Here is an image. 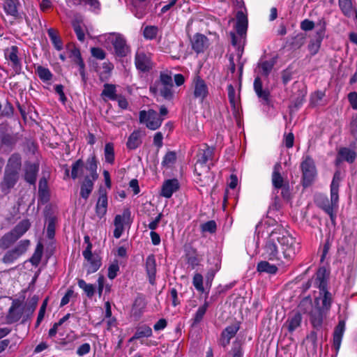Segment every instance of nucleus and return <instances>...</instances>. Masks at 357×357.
I'll use <instances>...</instances> for the list:
<instances>
[{
    "instance_id": "nucleus-53",
    "label": "nucleus",
    "mask_w": 357,
    "mask_h": 357,
    "mask_svg": "<svg viewBox=\"0 0 357 357\" xmlns=\"http://www.w3.org/2000/svg\"><path fill=\"white\" fill-rule=\"evenodd\" d=\"M176 153L172 151L167 152L163 158L162 165L163 166L169 167L176 161Z\"/></svg>"
},
{
    "instance_id": "nucleus-33",
    "label": "nucleus",
    "mask_w": 357,
    "mask_h": 357,
    "mask_svg": "<svg viewBox=\"0 0 357 357\" xmlns=\"http://www.w3.org/2000/svg\"><path fill=\"white\" fill-rule=\"evenodd\" d=\"M103 90L101 93V96L103 99H109L114 100L118 98L119 95L116 94V86L112 84H105L103 86Z\"/></svg>"
},
{
    "instance_id": "nucleus-26",
    "label": "nucleus",
    "mask_w": 357,
    "mask_h": 357,
    "mask_svg": "<svg viewBox=\"0 0 357 357\" xmlns=\"http://www.w3.org/2000/svg\"><path fill=\"white\" fill-rule=\"evenodd\" d=\"M345 331V321L340 320L336 326L333 333V345L338 350L341 345L342 339Z\"/></svg>"
},
{
    "instance_id": "nucleus-29",
    "label": "nucleus",
    "mask_w": 357,
    "mask_h": 357,
    "mask_svg": "<svg viewBox=\"0 0 357 357\" xmlns=\"http://www.w3.org/2000/svg\"><path fill=\"white\" fill-rule=\"evenodd\" d=\"M278 266L275 263L271 264L268 260L265 259L259 261L257 266V270L259 273H266L269 274H275L278 272Z\"/></svg>"
},
{
    "instance_id": "nucleus-54",
    "label": "nucleus",
    "mask_w": 357,
    "mask_h": 357,
    "mask_svg": "<svg viewBox=\"0 0 357 357\" xmlns=\"http://www.w3.org/2000/svg\"><path fill=\"white\" fill-rule=\"evenodd\" d=\"M201 228L204 232L214 233L216 230V223L213 220H210L202 225Z\"/></svg>"
},
{
    "instance_id": "nucleus-59",
    "label": "nucleus",
    "mask_w": 357,
    "mask_h": 357,
    "mask_svg": "<svg viewBox=\"0 0 357 357\" xmlns=\"http://www.w3.org/2000/svg\"><path fill=\"white\" fill-rule=\"evenodd\" d=\"M201 261V259L197 256V255H188L187 257V263L189 266L192 267V268H195L196 266H199Z\"/></svg>"
},
{
    "instance_id": "nucleus-58",
    "label": "nucleus",
    "mask_w": 357,
    "mask_h": 357,
    "mask_svg": "<svg viewBox=\"0 0 357 357\" xmlns=\"http://www.w3.org/2000/svg\"><path fill=\"white\" fill-rule=\"evenodd\" d=\"M173 86H162L160 89V94L167 100H171L173 97Z\"/></svg>"
},
{
    "instance_id": "nucleus-41",
    "label": "nucleus",
    "mask_w": 357,
    "mask_h": 357,
    "mask_svg": "<svg viewBox=\"0 0 357 357\" xmlns=\"http://www.w3.org/2000/svg\"><path fill=\"white\" fill-rule=\"evenodd\" d=\"M338 155L342 160L350 163L353 162L356 158V153L348 148L340 149Z\"/></svg>"
},
{
    "instance_id": "nucleus-61",
    "label": "nucleus",
    "mask_w": 357,
    "mask_h": 357,
    "mask_svg": "<svg viewBox=\"0 0 357 357\" xmlns=\"http://www.w3.org/2000/svg\"><path fill=\"white\" fill-rule=\"evenodd\" d=\"M91 52L92 56L98 59L102 60L105 58V51L100 47H92Z\"/></svg>"
},
{
    "instance_id": "nucleus-23",
    "label": "nucleus",
    "mask_w": 357,
    "mask_h": 357,
    "mask_svg": "<svg viewBox=\"0 0 357 357\" xmlns=\"http://www.w3.org/2000/svg\"><path fill=\"white\" fill-rule=\"evenodd\" d=\"M238 330L239 326L238 324L227 326L221 334L220 344L224 347L227 346L230 340L235 336Z\"/></svg>"
},
{
    "instance_id": "nucleus-27",
    "label": "nucleus",
    "mask_w": 357,
    "mask_h": 357,
    "mask_svg": "<svg viewBox=\"0 0 357 357\" xmlns=\"http://www.w3.org/2000/svg\"><path fill=\"white\" fill-rule=\"evenodd\" d=\"M248 28V19L246 15L239 11L236 14V23L235 26L236 31L238 35L243 36L245 34Z\"/></svg>"
},
{
    "instance_id": "nucleus-4",
    "label": "nucleus",
    "mask_w": 357,
    "mask_h": 357,
    "mask_svg": "<svg viewBox=\"0 0 357 357\" xmlns=\"http://www.w3.org/2000/svg\"><path fill=\"white\" fill-rule=\"evenodd\" d=\"M89 165H95V171L97 172V160L94 155L89 157L84 162L82 159H78L72 164V169L70 172V176L73 179H77L80 177L84 178L85 175H91V170Z\"/></svg>"
},
{
    "instance_id": "nucleus-50",
    "label": "nucleus",
    "mask_w": 357,
    "mask_h": 357,
    "mask_svg": "<svg viewBox=\"0 0 357 357\" xmlns=\"http://www.w3.org/2000/svg\"><path fill=\"white\" fill-rule=\"evenodd\" d=\"M43 245L40 243L38 244L33 255L30 259V261L33 265L38 266L40 263L43 255Z\"/></svg>"
},
{
    "instance_id": "nucleus-16",
    "label": "nucleus",
    "mask_w": 357,
    "mask_h": 357,
    "mask_svg": "<svg viewBox=\"0 0 357 357\" xmlns=\"http://www.w3.org/2000/svg\"><path fill=\"white\" fill-rule=\"evenodd\" d=\"M179 182L177 179H168L162 185L160 195L169 199L179 189Z\"/></svg>"
},
{
    "instance_id": "nucleus-63",
    "label": "nucleus",
    "mask_w": 357,
    "mask_h": 357,
    "mask_svg": "<svg viewBox=\"0 0 357 357\" xmlns=\"http://www.w3.org/2000/svg\"><path fill=\"white\" fill-rule=\"evenodd\" d=\"M160 80L162 86H173L172 77L165 73L160 75Z\"/></svg>"
},
{
    "instance_id": "nucleus-6",
    "label": "nucleus",
    "mask_w": 357,
    "mask_h": 357,
    "mask_svg": "<svg viewBox=\"0 0 357 357\" xmlns=\"http://www.w3.org/2000/svg\"><path fill=\"white\" fill-rule=\"evenodd\" d=\"M4 57L9 62L14 73L13 76L19 75L22 71V63L19 57V48L16 45H12L4 50Z\"/></svg>"
},
{
    "instance_id": "nucleus-14",
    "label": "nucleus",
    "mask_w": 357,
    "mask_h": 357,
    "mask_svg": "<svg viewBox=\"0 0 357 357\" xmlns=\"http://www.w3.org/2000/svg\"><path fill=\"white\" fill-rule=\"evenodd\" d=\"M339 196L337 195L335 202L332 199V194L331 193V201L327 198L320 204V207L330 216L331 220L333 225L335 224L336 211L338 208Z\"/></svg>"
},
{
    "instance_id": "nucleus-8",
    "label": "nucleus",
    "mask_w": 357,
    "mask_h": 357,
    "mask_svg": "<svg viewBox=\"0 0 357 357\" xmlns=\"http://www.w3.org/2000/svg\"><path fill=\"white\" fill-rule=\"evenodd\" d=\"M109 40L114 47L116 56L125 57L130 52V46L127 44L126 38L119 33H112Z\"/></svg>"
},
{
    "instance_id": "nucleus-45",
    "label": "nucleus",
    "mask_w": 357,
    "mask_h": 357,
    "mask_svg": "<svg viewBox=\"0 0 357 357\" xmlns=\"http://www.w3.org/2000/svg\"><path fill=\"white\" fill-rule=\"evenodd\" d=\"M228 98L231 106L234 110L238 107V98L236 97L235 89L231 84L227 86Z\"/></svg>"
},
{
    "instance_id": "nucleus-36",
    "label": "nucleus",
    "mask_w": 357,
    "mask_h": 357,
    "mask_svg": "<svg viewBox=\"0 0 357 357\" xmlns=\"http://www.w3.org/2000/svg\"><path fill=\"white\" fill-rule=\"evenodd\" d=\"M301 321L302 317L299 313H296L290 317L287 321L288 331L289 332H293L295 331L298 327L300 326Z\"/></svg>"
},
{
    "instance_id": "nucleus-3",
    "label": "nucleus",
    "mask_w": 357,
    "mask_h": 357,
    "mask_svg": "<svg viewBox=\"0 0 357 357\" xmlns=\"http://www.w3.org/2000/svg\"><path fill=\"white\" fill-rule=\"evenodd\" d=\"M326 284L325 270L319 269L314 279V285L319 289V296L315 298L314 303L317 306H320L321 309L328 312L331 306L332 295L326 289Z\"/></svg>"
},
{
    "instance_id": "nucleus-5",
    "label": "nucleus",
    "mask_w": 357,
    "mask_h": 357,
    "mask_svg": "<svg viewBox=\"0 0 357 357\" xmlns=\"http://www.w3.org/2000/svg\"><path fill=\"white\" fill-rule=\"evenodd\" d=\"M139 119L140 123H144L149 129L153 130L158 129L164 120V119L159 116L158 113L153 109L140 111Z\"/></svg>"
},
{
    "instance_id": "nucleus-12",
    "label": "nucleus",
    "mask_w": 357,
    "mask_h": 357,
    "mask_svg": "<svg viewBox=\"0 0 357 357\" xmlns=\"http://www.w3.org/2000/svg\"><path fill=\"white\" fill-rule=\"evenodd\" d=\"M20 178V175L4 171L1 181L0 182V188L4 195L8 194L15 186Z\"/></svg>"
},
{
    "instance_id": "nucleus-39",
    "label": "nucleus",
    "mask_w": 357,
    "mask_h": 357,
    "mask_svg": "<svg viewBox=\"0 0 357 357\" xmlns=\"http://www.w3.org/2000/svg\"><path fill=\"white\" fill-rule=\"evenodd\" d=\"M18 240L14 234L9 231L5 234L0 239V248L6 249L10 247L13 243Z\"/></svg>"
},
{
    "instance_id": "nucleus-17",
    "label": "nucleus",
    "mask_w": 357,
    "mask_h": 357,
    "mask_svg": "<svg viewBox=\"0 0 357 357\" xmlns=\"http://www.w3.org/2000/svg\"><path fill=\"white\" fill-rule=\"evenodd\" d=\"M21 3L19 0H3L2 7L7 15L11 16L15 19L19 17V8Z\"/></svg>"
},
{
    "instance_id": "nucleus-15",
    "label": "nucleus",
    "mask_w": 357,
    "mask_h": 357,
    "mask_svg": "<svg viewBox=\"0 0 357 357\" xmlns=\"http://www.w3.org/2000/svg\"><path fill=\"white\" fill-rule=\"evenodd\" d=\"M22 169V157L19 153H13L8 158L4 171L20 175Z\"/></svg>"
},
{
    "instance_id": "nucleus-51",
    "label": "nucleus",
    "mask_w": 357,
    "mask_h": 357,
    "mask_svg": "<svg viewBox=\"0 0 357 357\" xmlns=\"http://www.w3.org/2000/svg\"><path fill=\"white\" fill-rule=\"evenodd\" d=\"M192 284L195 288L199 292L203 293L204 288L203 286V276L200 273H195L193 276Z\"/></svg>"
},
{
    "instance_id": "nucleus-9",
    "label": "nucleus",
    "mask_w": 357,
    "mask_h": 357,
    "mask_svg": "<svg viewBox=\"0 0 357 357\" xmlns=\"http://www.w3.org/2000/svg\"><path fill=\"white\" fill-rule=\"evenodd\" d=\"M135 64L137 69L141 72L149 71L153 67L151 54L143 50H137L135 56Z\"/></svg>"
},
{
    "instance_id": "nucleus-34",
    "label": "nucleus",
    "mask_w": 357,
    "mask_h": 357,
    "mask_svg": "<svg viewBox=\"0 0 357 357\" xmlns=\"http://www.w3.org/2000/svg\"><path fill=\"white\" fill-rule=\"evenodd\" d=\"M34 68L36 73L43 82H47L52 79L53 74L47 68L39 65L35 66Z\"/></svg>"
},
{
    "instance_id": "nucleus-19",
    "label": "nucleus",
    "mask_w": 357,
    "mask_h": 357,
    "mask_svg": "<svg viewBox=\"0 0 357 357\" xmlns=\"http://www.w3.org/2000/svg\"><path fill=\"white\" fill-rule=\"evenodd\" d=\"M282 169L281 164L278 162L274 165L273 171L271 176V181L273 188L278 190L280 188H282L286 183H289L287 180H285L280 174Z\"/></svg>"
},
{
    "instance_id": "nucleus-30",
    "label": "nucleus",
    "mask_w": 357,
    "mask_h": 357,
    "mask_svg": "<svg viewBox=\"0 0 357 357\" xmlns=\"http://www.w3.org/2000/svg\"><path fill=\"white\" fill-rule=\"evenodd\" d=\"M38 172V166L35 164H29L25 168L24 179L30 184H34Z\"/></svg>"
},
{
    "instance_id": "nucleus-11",
    "label": "nucleus",
    "mask_w": 357,
    "mask_h": 357,
    "mask_svg": "<svg viewBox=\"0 0 357 357\" xmlns=\"http://www.w3.org/2000/svg\"><path fill=\"white\" fill-rule=\"evenodd\" d=\"M303 185H308L314 180L316 176V169L312 160L307 158L301 163Z\"/></svg>"
},
{
    "instance_id": "nucleus-38",
    "label": "nucleus",
    "mask_w": 357,
    "mask_h": 357,
    "mask_svg": "<svg viewBox=\"0 0 357 357\" xmlns=\"http://www.w3.org/2000/svg\"><path fill=\"white\" fill-rule=\"evenodd\" d=\"M47 33L54 48L58 51L61 50L63 49V43L60 37L57 35L56 31L50 28L47 30Z\"/></svg>"
},
{
    "instance_id": "nucleus-2",
    "label": "nucleus",
    "mask_w": 357,
    "mask_h": 357,
    "mask_svg": "<svg viewBox=\"0 0 357 357\" xmlns=\"http://www.w3.org/2000/svg\"><path fill=\"white\" fill-rule=\"evenodd\" d=\"M214 154V148L204 144L198 151L197 155V162L195 165V173L196 174V181L200 183L202 186L209 184L211 178L208 176L210 171V164L212 161Z\"/></svg>"
},
{
    "instance_id": "nucleus-1",
    "label": "nucleus",
    "mask_w": 357,
    "mask_h": 357,
    "mask_svg": "<svg viewBox=\"0 0 357 357\" xmlns=\"http://www.w3.org/2000/svg\"><path fill=\"white\" fill-rule=\"evenodd\" d=\"M298 250V243L288 231L282 228H275L266 238L262 257L276 265H282L285 264L284 260L293 259Z\"/></svg>"
},
{
    "instance_id": "nucleus-60",
    "label": "nucleus",
    "mask_w": 357,
    "mask_h": 357,
    "mask_svg": "<svg viewBox=\"0 0 357 357\" xmlns=\"http://www.w3.org/2000/svg\"><path fill=\"white\" fill-rule=\"evenodd\" d=\"M47 305V298L44 300L42 305L40 306V310H39V312L38 314L37 320H36V326H37L40 325V322L42 321V320L44 318Z\"/></svg>"
},
{
    "instance_id": "nucleus-43",
    "label": "nucleus",
    "mask_w": 357,
    "mask_h": 357,
    "mask_svg": "<svg viewBox=\"0 0 357 357\" xmlns=\"http://www.w3.org/2000/svg\"><path fill=\"white\" fill-rule=\"evenodd\" d=\"M77 284L89 298H91L94 295L96 289L93 284H88L82 279L78 280Z\"/></svg>"
},
{
    "instance_id": "nucleus-37",
    "label": "nucleus",
    "mask_w": 357,
    "mask_h": 357,
    "mask_svg": "<svg viewBox=\"0 0 357 357\" xmlns=\"http://www.w3.org/2000/svg\"><path fill=\"white\" fill-rule=\"evenodd\" d=\"M339 6L342 13L348 17H350L354 13L352 0H339Z\"/></svg>"
},
{
    "instance_id": "nucleus-7",
    "label": "nucleus",
    "mask_w": 357,
    "mask_h": 357,
    "mask_svg": "<svg viewBox=\"0 0 357 357\" xmlns=\"http://www.w3.org/2000/svg\"><path fill=\"white\" fill-rule=\"evenodd\" d=\"M89 169L91 172V175H85L84 178L81 183L80 187V196L87 199L93 189L94 182L98 178V172L95 171V165H89Z\"/></svg>"
},
{
    "instance_id": "nucleus-56",
    "label": "nucleus",
    "mask_w": 357,
    "mask_h": 357,
    "mask_svg": "<svg viewBox=\"0 0 357 357\" xmlns=\"http://www.w3.org/2000/svg\"><path fill=\"white\" fill-rule=\"evenodd\" d=\"M19 257L12 250L8 251L3 257V262L5 264H11L14 262Z\"/></svg>"
},
{
    "instance_id": "nucleus-21",
    "label": "nucleus",
    "mask_w": 357,
    "mask_h": 357,
    "mask_svg": "<svg viewBox=\"0 0 357 357\" xmlns=\"http://www.w3.org/2000/svg\"><path fill=\"white\" fill-rule=\"evenodd\" d=\"M254 90L264 105H268L270 102V92L268 89H263L262 82L259 77H257L254 81Z\"/></svg>"
},
{
    "instance_id": "nucleus-28",
    "label": "nucleus",
    "mask_w": 357,
    "mask_h": 357,
    "mask_svg": "<svg viewBox=\"0 0 357 357\" xmlns=\"http://www.w3.org/2000/svg\"><path fill=\"white\" fill-rule=\"evenodd\" d=\"M38 301V298L36 296H34L30 299L28 303L22 307L23 321L31 318L36 308Z\"/></svg>"
},
{
    "instance_id": "nucleus-20",
    "label": "nucleus",
    "mask_w": 357,
    "mask_h": 357,
    "mask_svg": "<svg viewBox=\"0 0 357 357\" xmlns=\"http://www.w3.org/2000/svg\"><path fill=\"white\" fill-rule=\"evenodd\" d=\"M327 312L321 309L320 306L315 305L314 307L310 312V322L313 327L315 328H320L321 327L323 320L326 317Z\"/></svg>"
},
{
    "instance_id": "nucleus-25",
    "label": "nucleus",
    "mask_w": 357,
    "mask_h": 357,
    "mask_svg": "<svg viewBox=\"0 0 357 357\" xmlns=\"http://www.w3.org/2000/svg\"><path fill=\"white\" fill-rule=\"evenodd\" d=\"M146 271L149 276V282L153 284L156 273V261L153 255H149L145 262Z\"/></svg>"
},
{
    "instance_id": "nucleus-46",
    "label": "nucleus",
    "mask_w": 357,
    "mask_h": 357,
    "mask_svg": "<svg viewBox=\"0 0 357 357\" xmlns=\"http://www.w3.org/2000/svg\"><path fill=\"white\" fill-rule=\"evenodd\" d=\"M339 183H340V176L339 174L336 172L334 174L331 185V192L332 194V199L333 202H335L337 197L338 191H339Z\"/></svg>"
},
{
    "instance_id": "nucleus-49",
    "label": "nucleus",
    "mask_w": 357,
    "mask_h": 357,
    "mask_svg": "<svg viewBox=\"0 0 357 357\" xmlns=\"http://www.w3.org/2000/svg\"><path fill=\"white\" fill-rule=\"evenodd\" d=\"M208 306V303L205 302L203 305L200 306L198 308V310H197V312L193 317V324H197L202 320V319L207 310Z\"/></svg>"
},
{
    "instance_id": "nucleus-18",
    "label": "nucleus",
    "mask_w": 357,
    "mask_h": 357,
    "mask_svg": "<svg viewBox=\"0 0 357 357\" xmlns=\"http://www.w3.org/2000/svg\"><path fill=\"white\" fill-rule=\"evenodd\" d=\"M99 193L100 195L96 206V214L100 219H101L107 213L108 202L106 192L100 189L99 190Z\"/></svg>"
},
{
    "instance_id": "nucleus-48",
    "label": "nucleus",
    "mask_w": 357,
    "mask_h": 357,
    "mask_svg": "<svg viewBox=\"0 0 357 357\" xmlns=\"http://www.w3.org/2000/svg\"><path fill=\"white\" fill-rule=\"evenodd\" d=\"M158 28L155 26H146L143 31V36L147 40L154 39L158 34Z\"/></svg>"
},
{
    "instance_id": "nucleus-62",
    "label": "nucleus",
    "mask_w": 357,
    "mask_h": 357,
    "mask_svg": "<svg viewBox=\"0 0 357 357\" xmlns=\"http://www.w3.org/2000/svg\"><path fill=\"white\" fill-rule=\"evenodd\" d=\"M119 271V266L117 263L111 264L108 268V278L111 280L114 279L116 277Z\"/></svg>"
},
{
    "instance_id": "nucleus-24",
    "label": "nucleus",
    "mask_w": 357,
    "mask_h": 357,
    "mask_svg": "<svg viewBox=\"0 0 357 357\" xmlns=\"http://www.w3.org/2000/svg\"><path fill=\"white\" fill-rule=\"evenodd\" d=\"M144 134L140 130H134L129 136L126 146L128 149L134 150L138 148L142 143Z\"/></svg>"
},
{
    "instance_id": "nucleus-22",
    "label": "nucleus",
    "mask_w": 357,
    "mask_h": 357,
    "mask_svg": "<svg viewBox=\"0 0 357 357\" xmlns=\"http://www.w3.org/2000/svg\"><path fill=\"white\" fill-rule=\"evenodd\" d=\"M208 46V40L203 34L197 33L192 40V47L197 53L204 52Z\"/></svg>"
},
{
    "instance_id": "nucleus-42",
    "label": "nucleus",
    "mask_w": 357,
    "mask_h": 357,
    "mask_svg": "<svg viewBox=\"0 0 357 357\" xmlns=\"http://www.w3.org/2000/svg\"><path fill=\"white\" fill-rule=\"evenodd\" d=\"M153 332L152 329L148 326H142L139 327L135 335L132 337V339H139L142 337H149L152 336Z\"/></svg>"
},
{
    "instance_id": "nucleus-32",
    "label": "nucleus",
    "mask_w": 357,
    "mask_h": 357,
    "mask_svg": "<svg viewBox=\"0 0 357 357\" xmlns=\"http://www.w3.org/2000/svg\"><path fill=\"white\" fill-rule=\"evenodd\" d=\"M30 227L31 223L29 220H23L20 221L10 231L17 239H19L29 230Z\"/></svg>"
},
{
    "instance_id": "nucleus-35",
    "label": "nucleus",
    "mask_w": 357,
    "mask_h": 357,
    "mask_svg": "<svg viewBox=\"0 0 357 357\" xmlns=\"http://www.w3.org/2000/svg\"><path fill=\"white\" fill-rule=\"evenodd\" d=\"M130 211L126 208L121 215H116L114 220V225L117 226H123L125 224L130 223Z\"/></svg>"
},
{
    "instance_id": "nucleus-47",
    "label": "nucleus",
    "mask_w": 357,
    "mask_h": 357,
    "mask_svg": "<svg viewBox=\"0 0 357 357\" xmlns=\"http://www.w3.org/2000/svg\"><path fill=\"white\" fill-rule=\"evenodd\" d=\"M258 68L259 73L262 75L267 77L273 68V63L268 61H261L259 63Z\"/></svg>"
},
{
    "instance_id": "nucleus-31",
    "label": "nucleus",
    "mask_w": 357,
    "mask_h": 357,
    "mask_svg": "<svg viewBox=\"0 0 357 357\" xmlns=\"http://www.w3.org/2000/svg\"><path fill=\"white\" fill-rule=\"evenodd\" d=\"M88 262L87 273L91 274L96 272L101 266V261L98 255H94L91 251L89 257L84 258Z\"/></svg>"
},
{
    "instance_id": "nucleus-57",
    "label": "nucleus",
    "mask_w": 357,
    "mask_h": 357,
    "mask_svg": "<svg viewBox=\"0 0 357 357\" xmlns=\"http://www.w3.org/2000/svg\"><path fill=\"white\" fill-rule=\"evenodd\" d=\"M1 142L5 146H12L17 142V138L14 135L7 134L3 136Z\"/></svg>"
},
{
    "instance_id": "nucleus-13",
    "label": "nucleus",
    "mask_w": 357,
    "mask_h": 357,
    "mask_svg": "<svg viewBox=\"0 0 357 357\" xmlns=\"http://www.w3.org/2000/svg\"><path fill=\"white\" fill-rule=\"evenodd\" d=\"M22 304V302L20 299L13 300L12 305L6 315L7 323L13 324L17 322L23 317Z\"/></svg>"
},
{
    "instance_id": "nucleus-55",
    "label": "nucleus",
    "mask_w": 357,
    "mask_h": 357,
    "mask_svg": "<svg viewBox=\"0 0 357 357\" xmlns=\"http://www.w3.org/2000/svg\"><path fill=\"white\" fill-rule=\"evenodd\" d=\"M325 26L323 24L320 29H317V39H316V44H315V51L317 50H319L321 43V41L324 37L325 34Z\"/></svg>"
},
{
    "instance_id": "nucleus-40",
    "label": "nucleus",
    "mask_w": 357,
    "mask_h": 357,
    "mask_svg": "<svg viewBox=\"0 0 357 357\" xmlns=\"http://www.w3.org/2000/svg\"><path fill=\"white\" fill-rule=\"evenodd\" d=\"M104 155L106 162L111 165L114 162V148L112 143L108 142L105 144L104 149Z\"/></svg>"
},
{
    "instance_id": "nucleus-52",
    "label": "nucleus",
    "mask_w": 357,
    "mask_h": 357,
    "mask_svg": "<svg viewBox=\"0 0 357 357\" xmlns=\"http://www.w3.org/2000/svg\"><path fill=\"white\" fill-rule=\"evenodd\" d=\"M73 54L78 58V66L79 68V73L82 76V80L84 82H85L86 81V75H85V70H84V63L82 59H81L79 51L77 49H75L73 51Z\"/></svg>"
},
{
    "instance_id": "nucleus-64",
    "label": "nucleus",
    "mask_w": 357,
    "mask_h": 357,
    "mask_svg": "<svg viewBox=\"0 0 357 357\" xmlns=\"http://www.w3.org/2000/svg\"><path fill=\"white\" fill-rule=\"evenodd\" d=\"M91 346L89 343H84L80 345L77 350V354L79 356H84L90 352Z\"/></svg>"
},
{
    "instance_id": "nucleus-44",
    "label": "nucleus",
    "mask_w": 357,
    "mask_h": 357,
    "mask_svg": "<svg viewBox=\"0 0 357 357\" xmlns=\"http://www.w3.org/2000/svg\"><path fill=\"white\" fill-rule=\"evenodd\" d=\"M29 245H30L29 240H26V239L22 240L13 249V250L18 256V257H20L21 255H22L23 254H24L26 252Z\"/></svg>"
},
{
    "instance_id": "nucleus-10",
    "label": "nucleus",
    "mask_w": 357,
    "mask_h": 357,
    "mask_svg": "<svg viewBox=\"0 0 357 357\" xmlns=\"http://www.w3.org/2000/svg\"><path fill=\"white\" fill-rule=\"evenodd\" d=\"M193 97L203 102L208 94V88L205 81L199 76H196L192 81Z\"/></svg>"
}]
</instances>
